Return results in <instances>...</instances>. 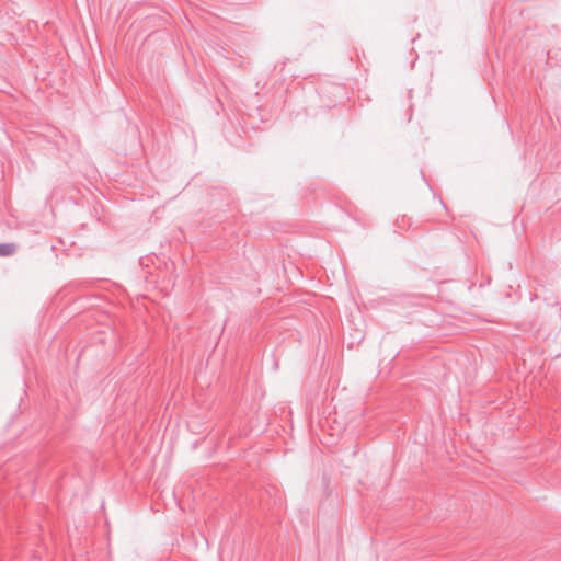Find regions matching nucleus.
<instances>
[{"label":"nucleus","mask_w":561,"mask_h":561,"mask_svg":"<svg viewBox=\"0 0 561 561\" xmlns=\"http://www.w3.org/2000/svg\"><path fill=\"white\" fill-rule=\"evenodd\" d=\"M16 252L15 243H0V256H11Z\"/></svg>","instance_id":"f257e3e1"}]
</instances>
